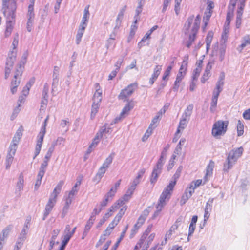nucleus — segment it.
<instances>
[{
	"mask_svg": "<svg viewBox=\"0 0 250 250\" xmlns=\"http://www.w3.org/2000/svg\"><path fill=\"white\" fill-rule=\"evenodd\" d=\"M114 155V153H111L109 155V156L105 159V160L102 166L105 167V168H108L112 162Z\"/></svg>",
	"mask_w": 250,
	"mask_h": 250,
	"instance_id": "nucleus-37",
	"label": "nucleus"
},
{
	"mask_svg": "<svg viewBox=\"0 0 250 250\" xmlns=\"http://www.w3.org/2000/svg\"><path fill=\"white\" fill-rule=\"evenodd\" d=\"M194 16L192 15L188 18L184 25V30L185 34H188L191 25L193 21L194 23L191 29V33L189 35L188 41L193 42L196 38V34L199 29L200 24V16L198 15L196 18L194 19Z\"/></svg>",
	"mask_w": 250,
	"mask_h": 250,
	"instance_id": "nucleus-1",
	"label": "nucleus"
},
{
	"mask_svg": "<svg viewBox=\"0 0 250 250\" xmlns=\"http://www.w3.org/2000/svg\"><path fill=\"white\" fill-rule=\"evenodd\" d=\"M162 70V66L157 65H156L153 70V73L151 77L157 80L158 77L159 76L161 71Z\"/></svg>",
	"mask_w": 250,
	"mask_h": 250,
	"instance_id": "nucleus-43",
	"label": "nucleus"
},
{
	"mask_svg": "<svg viewBox=\"0 0 250 250\" xmlns=\"http://www.w3.org/2000/svg\"><path fill=\"white\" fill-rule=\"evenodd\" d=\"M73 199L74 197L67 195L65 200V205L63 206V213H64L65 210H67L69 208V206Z\"/></svg>",
	"mask_w": 250,
	"mask_h": 250,
	"instance_id": "nucleus-40",
	"label": "nucleus"
},
{
	"mask_svg": "<svg viewBox=\"0 0 250 250\" xmlns=\"http://www.w3.org/2000/svg\"><path fill=\"white\" fill-rule=\"evenodd\" d=\"M103 130V129H102L101 131L102 132ZM102 138L101 132H97L95 137L92 140V143L90 145L94 148H95Z\"/></svg>",
	"mask_w": 250,
	"mask_h": 250,
	"instance_id": "nucleus-33",
	"label": "nucleus"
},
{
	"mask_svg": "<svg viewBox=\"0 0 250 250\" xmlns=\"http://www.w3.org/2000/svg\"><path fill=\"white\" fill-rule=\"evenodd\" d=\"M187 126V119L182 117L180 120L178 127L175 133V136H177L180 133L181 130H183Z\"/></svg>",
	"mask_w": 250,
	"mask_h": 250,
	"instance_id": "nucleus-34",
	"label": "nucleus"
},
{
	"mask_svg": "<svg viewBox=\"0 0 250 250\" xmlns=\"http://www.w3.org/2000/svg\"><path fill=\"white\" fill-rule=\"evenodd\" d=\"M137 84L134 83L129 85L126 88L123 89L120 93L118 97L120 99L124 100L130 96L137 88Z\"/></svg>",
	"mask_w": 250,
	"mask_h": 250,
	"instance_id": "nucleus-13",
	"label": "nucleus"
},
{
	"mask_svg": "<svg viewBox=\"0 0 250 250\" xmlns=\"http://www.w3.org/2000/svg\"><path fill=\"white\" fill-rule=\"evenodd\" d=\"M102 209V208H100L98 205H97L91 213L90 218L95 220L96 215L99 214Z\"/></svg>",
	"mask_w": 250,
	"mask_h": 250,
	"instance_id": "nucleus-45",
	"label": "nucleus"
},
{
	"mask_svg": "<svg viewBox=\"0 0 250 250\" xmlns=\"http://www.w3.org/2000/svg\"><path fill=\"white\" fill-rule=\"evenodd\" d=\"M228 125V121L219 120L213 125L211 134L216 139H220L226 133Z\"/></svg>",
	"mask_w": 250,
	"mask_h": 250,
	"instance_id": "nucleus-6",
	"label": "nucleus"
},
{
	"mask_svg": "<svg viewBox=\"0 0 250 250\" xmlns=\"http://www.w3.org/2000/svg\"><path fill=\"white\" fill-rule=\"evenodd\" d=\"M107 168H105L104 166H102L99 169L98 172L97 173L94 180L97 181L99 182L101 178L103 177L104 174L105 173Z\"/></svg>",
	"mask_w": 250,
	"mask_h": 250,
	"instance_id": "nucleus-30",
	"label": "nucleus"
},
{
	"mask_svg": "<svg viewBox=\"0 0 250 250\" xmlns=\"http://www.w3.org/2000/svg\"><path fill=\"white\" fill-rule=\"evenodd\" d=\"M182 169L183 167L180 166L172 177V180L170 181L169 184L164 189L163 191V192L171 196L173 188L176 185L177 180L181 175Z\"/></svg>",
	"mask_w": 250,
	"mask_h": 250,
	"instance_id": "nucleus-8",
	"label": "nucleus"
},
{
	"mask_svg": "<svg viewBox=\"0 0 250 250\" xmlns=\"http://www.w3.org/2000/svg\"><path fill=\"white\" fill-rule=\"evenodd\" d=\"M243 150V147H240L233 149L229 152L223 165V171L224 172L228 173L232 168L237 160L241 156Z\"/></svg>",
	"mask_w": 250,
	"mask_h": 250,
	"instance_id": "nucleus-3",
	"label": "nucleus"
},
{
	"mask_svg": "<svg viewBox=\"0 0 250 250\" xmlns=\"http://www.w3.org/2000/svg\"><path fill=\"white\" fill-rule=\"evenodd\" d=\"M23 130V127L21 125L20 126L13 138V142H16V143L19 142L21 136H22V132Z\"/></svg>",
	"mask_w": 250,
	"mask_h": 250,
	"instance_id": "nucleus-29",
	"label": "nucleus"
},
{
	"mask_svg": "<svg viewBox=\"0 0 250 250\" xmlns=\"http://www.w3.org/2000/svg\"><path fill=\"white\" fill-rule=\"evenodd\" d=\"M48 118L49 116H47L45 120H44L43 125L41 128V131L38 135V138L37 140L36 145L35 146L34 156L33 157V159H35L39 154L40 152L43 141L44 136L46 133V126Z\"/></svg>",
	"mask_w": 250,
	"mask_h": 250,
	"instance_id": "nucleus-7",
	"label": "nucleus"
},
{
	"mask_svg": "<svg viewBox=\"0 0 250 250\" xmlns=\"http://www.w3.org/2000/svg\"><path fill=\"white\" fill-rule=\"evenodd\" d=\"M27 56L25 55L22 61L18 63L15 67L14 71V78L11 82V91L14 94L17 91L20 81L18 80V78H20L23 73L24 68V65L26 62Z\"/></svg>",
	"mask_w": 250,
	"mask_h": 250,
	"instance_id": "nucleus-4",
	"label": "nucleus"
},
{
	"mask_svg": "<svg viewBox=\"0 0 250 250\" xmlns=\"http://www.w3.org/2000/svg\"><path fill=\"white\" fill-rule=\"evenodd\" d=\"M162 167H163L157 164L154 166L150 178V181L151 184H154L156 182L159 175L162 172Z\"/></svg>",
	"mask_w": 250,
	"mask_h": 250,
	"instance_id": "nucleus-20",
	"label": "nucleus"
},
{
	"mask_svg": "<svg viewBox=\"0 0 250 250\" xmlns=\"http://www.w3.org/2000/svg\"><path fill=\"white\" fill-rule=\"evenodd\" d=\"M6 18V27L4 31V36L5 37H9L13 30L15 23L16 17H5Z\"/></svg>",
	"mask_w": 250,
	"mask_h": 250,
	"instance_id": "nucleus-14",
	"label": "nucleus"
},
{
	"mask_svg": "<svg viewBox=\"0 0 250 250\" xmlns=\"http://www.w3.org/2000/svg\"><path fill=\"white\" fill-rule=\"evenodd\" d=\"M133 192L134 191H132L130 189L128 188L126 193L110 208V211H115L121 207L123 206L125 202H128L130 199Z\"/></svg>",
	"mask_w": 250,
	"mask_h": 250,
	"instance_id": "nucleus-9",
	"label": "nucleus"
},
{
	"mask_svg": "<svg viewBox=\"0 0 250 250\" xmlns=\"http://www.w3.org/2000/svg\"><path fill=\"white\" fill-rule=\"evenodd\" d=\"M126 7H127L125 5L122 8V9L120 10V12L119 13L118 17L116 19L117 25H116V26L115 27V29L116 28H119L118 24H120V23L121 22V19L123 18V17L124 16V12L126 10Z\"/></svg>",
	"mask_w": 250,
	"mask_h": 250,
	"instance_id": "nucleus-36",
	"label": "nucleus"
},
{
	"mask_svg": "<svg viewBox=\"0 0 250 250\" xmlns=\"http://www.w3.org/2000/svg\"><path fill=\"white\" fill-rule=\"evenodd\" d=\"M24 183V176L23 173H21L19 177V180L17 184V188L20 191L23 188Z\"/></svg>",
	"mask_w": 250,
	"mask_h": 250,
	"instance_id": "nucleus-39",
	"label": "nucleus"
},
{
	"mask_svg": "<svg viewBox=\"0 0 250 250\" xmlns=\"http://www.w3.org/2000/svg\"><path fill=\"white\" fill-rule=\"evenodd\" d=\"M76 229V227H75L71 230L70 226L69 225L66 226L64 230V235H63V250L70 238L74 235Z\"/></svg>",
	"mask_w": 250,
	"mask_h": 250,
	"instance_id": "nucleus-17",
	"label": "nucleus"
},
{
	"mask_svg": "<svg viewBox=\"0 0 250 250\" xmlns=\"http://www.w3.org/2000/svg\"><path fill=\"white\" fill-rule=\"evenodd\" d=\"M170 197V196L162 192L159 199L158 204L156 206V210L153 214V219H155L160 215L161 211L166 205L167 202L169 201Z\"/></svg>",
	"mask_w": 250,
	"mask_h": 250,
	"instance_id": "nucleus-10",
	"label": "nucleus"
},
{
	"mask_svg": "<svg viewBox=\"0 0 250 250\" xmlns=\"http://www.w3.org/2000/svg\"><path fill=\"white\" fill-rule=\"evenodd\" d=\"M134 104L132 101L129 102L123 108L120 117L116 118L113 123L116 124L120 121L122 118H124L128 113L133 108Z\"/></svg>",
	"mask_w": 250,
	"mask_h": 250,
	"instance_id": "nucleus-15",
	"label": "nucleus"
},
{
	"mask_svg": "<svg viewBox=\"0 0 250 250\" xmlns=\"http://www.w3.org/2000/svg\"><path fill=\"white\" fill-rule=\"evenodd\" d=\"M212 38L213 33L208 32L206 39V44L208 46L210 45Z\"/></svg>",
	"mask_w": 250,
	"mask_h": 250,
	"instance_id": "nucleus-64",
	"label": "nucleus"
},
{
	"mask_svg": "<svg viewBox=\"0 0 250 250\" xmlns=\"http://www.w3.org/2000/svg\"><path fill=\"white\" fill-rule=\"evenodd\" d=\"M89 7V5H87L85 7L83 11V15L80 26H83L85 27H87V22L90 16Z\"/></svg>",
	"mask_w": 250,
	"mask_h": 250,
	"instance_id": "nucleus-26",
	"label": "nucleus"
},
{
	"mask_svg": "<svg viewBox=\"0 0 250 250\" xmlns=\"http://www.w3.org/2000/svg\"><path fill=\"white\" fill-rule=\"evenodd\" d=\"M95 88L96 89V91L93 96V102L100 103L102 99V91L98 83H95Z\"/></svg>",
	"mask_w": 250,
	"mask_h": 250,
	"instance_id": "nucleus-24",
	"label": "nucleus"
},
{
	"mask_svg": "<svg viewBox=\"0 0 250 250\" xmlns=\"http://www.w3.org/2000/svg\"><path fill=\"white\" fill-rule=\"evenodd\" d=\"M116 193V189H114V188H111L110 191L105 195L104 197L111 201Z\"/></svg>",
	"mask_w": 250,
	"mask_h": 250,
	"instance_id": "nucleus-50",
	"label": "nucleus"
},
{
	"mask_svg": "<svg viewBox=\"0 0 250 250\" xmlns=\"http://www.w3.org/2000/svg\"><path fill=\"white\" fill-rule=\"evenodd\" d=\"M145 172V169L144 168L139 170L137 173V176L131 183V184L128 188L130 189L132 191H134L136 186L140 183V179L143 177Z\"/></svg>",
	"mask_w": 250,
	"mask_h": 250,
	"instance_id": "nucleus-22",
	"label": "nucleus"
},
{
	"mask_svg": "<svg viewBox=\"0 0 250 250\" xmlns=\"http://www.w3.org/2000/svg\"><path fill=\"white\" fill-rule=\"evenodd\" d=\"M14 158V155L11 154H8L6 160V168L9 169L12 163Z\"/></svg>",
	"mask_w": 250,
	"mask_h": 250,
	"instance_id": "nucleus-49",
	"label": "nucleus"
},
{
	"mask_svg": "<svg viewBox=\"0 0 250 250\" xmlns=\"http://www.w3.org/2000/svg\"><path fill=\"white\" fill-rule=\"evenodd\" d=\"M167 84V81H163L161 84L158 86V89L157 91V95H160L162 92L163 89L166 86Z\"/></svg>",
	"mask_w": 250,
	"mask_h": 250,
	"instance_id": "nucleus-59",
	"label": "nucleus"
},
{
	"mask_svg": "<svg viewBox=\"0 0 250 250\" xmlns=\"http://www.w3.org/2000/svg\"><path fill=\"white\" fill-rule=\"evenodd\" d=\"M16 59V52L11 51L8 55L5 67V78L7 79L13 69L14 63Z\"/></svg>",
	"mask_w": 250,
	"mask_h": 250,
	"instance_id": "nucleus-11",
	"label": "nucleus"
},
{
	"mask_svg": "<svg viewBox=\"0 0 250 250\" xmlns=\"http://www.w3.org/2000/svg\"><path fill=\"white\" fill-rule=\"evenodd\" d=\"M103 129V131H101L102 137H103L104 134L105 133H110L111 128L110 126H106V125H104V126H102L99 130L98 132H101V130Z\"/></svg>",
	"mask_w": 250,
	"mask_h": 250,
	"instance_id": "nucleus-53",
	"label": "nucleus"
},
{
	"mask_svg": "<svg viewBox=\"0 0 250 250\" xmlns=\"http://www.w3.org/2000/svg\"><path fill=\"white\" fill-rule=\"evenodd\" d=\"M245 5V3H244V0H241V4L239 5L237 11L236 19V27L237 28H239L241 26L242 22V17Z\"/></svg>",
	"mask_w": 250,
	"mask_h": 250,
	"instance_id": "nucleus-18",
	"label": "nucleus"
},
{
	"mask_svg": "<svg viewBox=\"0 0 250 250\" xmlns=\"http://www.w3.org/2000/svg\"><path fill=\"white\" fill-rule=\"evenodd\" d=\"M62 189V184L59 183L54 188L53 192L51 193L50 198L47 204H49L50 206L53 208L56 202V198L58 195L61 192Z\"/></svg>",
	"mask_w": 250,
	"mask_h": 250,
	"instance_id": "nucleus-16",
	"label": "nucleus"
},
{
	"mask_svg": "<svg viewBox=\"0 0 250 250\" xmlns=\"http://www.w3.org/2000/svg\"><path fill=\"white\" fill-rule=\"evenodd\" d=\"M214 164V162L212 160H210L209 164L206 167V174L204 177V183L208 181L209 179L212 175Z\"/></svg>",
	"mask_w": 250,
	"mask_h": 250,
	"instance_id": "nucleus-23",
	"label": "nucleus"
},
{
	"mask_svg": "<svg viewBox=\"0 0 250 250\" xmlns=\"http://www.w3.org/2000/svg\"><path fill=\"white\" fill-rule=\"evenodd\" d=\"M85 28V27L80 26L76 37V41L77 44L80 43Z\"/></svg>",
	"mask_w": 250,
	"mask_h": 250,
	"instance_id": "nucleus-32",
	"label": "nucleus"
},
{
	"mask_svg": "<svg viewBox=\"0 0 250 250\" xmlns=\"http://www.w3.org/2000/svg\"><path fill=\"white\" fill-rule=\"evenodd\" d=\"M152 129L150 128V126H149L148 128L146 130V132L145 133L144 135L142 137V141H145L150 136V135L152 134Z\"/></svg>",
	"mask_w": 250,
	"mask_h": 250,
	"instance_id": "nucleus-60",
	"label": "nucleus"
},
{
	"mask_svg": "<svg viewBox=\"0 0 250 250\" xmlns=\"http://www.w3.org/2000/svg\"><path fill=\"white\" fill-rule=\"evenodd\" d=\"M202 181V180L200 179L197 180L195 181L192 182L188 187L193 188V190L195 191V189L201 184Z\"/></svg>",
	"mask_w": 250,
	"mask_h": 250,
	"instance_id": "nucleus-55",
	"label": "nucleus"
},
{
	"mask_svg": "<svg viewBox=\"0 0 250 250\" xmlns=\"http://www.w3.org/2000/svg\"><path fill=\"white\" fill-rule=\"evenodd\" d=\"M225 73L221 72L219 77L218 81L216 84V87L213 91L212 97L218 98L220 93L223 90V86L224 84Z\"/></svg>",
	"mask_w": 250,
	"mask_h": 250,
	"instance_id": "nucleus-12",
	"label": "nucleus"
},
{
	"mask_svg": "<svg viewBox=\"0 0 250 250\" xmlns=\"http://www.w3.org/2000/svg\"><path fill=\"white\" fill-rule=\"evenodd\" d=\"M154 237H155L154 233H152L149 236L146 243L144 245V247L145 248L144 249H145V250L147 249V248L149 247L150 244L153 241Z\"/></svg>",
	"mask_w": 250,
	"mask_h": 250,
	"instance_id": "nucleus-52",
	"label": "nucleus"
},
{
	"mask_svg": "<svg viewBox=\"0 0 250 250\" xmlns=\"http://www.w3.org/2000/svg\"><path fill=\"white\" fill-rule=\"evenodd\" d=\"M128 229V225H127L125 228L123 230L122 233H121V234L120 235V238H119V239L118 240L117 242H116V243L115 244V248H117L118 246V245L120 243V242L121 241V240L124 238L126 231H127V230Z\"/></svg>",
	"mask_w": 250,
	"mask_h": 250,
	"instance_id": "nucleus-54",
	"label": "nucleus"
},
{
	"mask_svg": "<svg viewBox=\"0 0 250 250\" xmlns=\"http://www.w3.org/2000/svg\"><path fill=\"white\" fill-rule=\"evenodd\" d=\"M35 82V78L34 77H32L29 80V82L26 84L24 88L27 89L28 92H29L32 85Z\"/></svg>",
	"mask_w": 250,
	"mask_h": 250,
	"instance_id": "nucleus-58",
	"label": "nucleus"
},
{
	"mask_svg": "<svg viewBox=\"0 0 250 250\" xmlns=\"http://www.w3.org/2000/svg\"><path fill=\"white\" fill-rule=\"evenodd\" d=\"M237 133L238 136H240L243 134L244 133V125L241 122V121L239 120L238 121L237 125Z\"/></svg>",
	"mask_w": 250,
	"mask_h": 250,
	"instance_id": "nucleus-47",
	"label": "nucleus"
},
{
	"mask_svg": "<svg viewBox=\"0 0 250 250\" xmlns=\"http://www.w3.org/2000/svg\"><path fill=\"white\" fill-rule=\"evenodd\" d=\"M188 56H185L181 65V67L183 68V69H185L186 70H187L188 66Z\"/></svg>",
	"mask_w": 250,
	"mask_h": 250,
	"instance_id": "nucleus-63",
	"label": "nucleus"
},
{
	"mask_svg": "<svg viewBox=\"0 0 250 250\" xmlns=\"http://www.w3.org/2000/svg\"><path fill=\"white\" fill-rule=\"evenodd\" d=\"M18 143H16V142H13V141H12V143L9 146V150L8 154H11L14 156Z\"/></svg>",
	"mask_w": 250,
	"mask_h": 250,
	"instance_id": "nucleus-42",
	"label": "nucleus"
},
{
	"mask_svg": "<svg viewBox=\"0 0 250 250\" xmlns=\"http://www.w3.org/2000/svg\"><path fill=\"white\" fill-rule=\"evenodd\" d=\"M2 10L4 17H16L17 0H1Z\"/></svg>",
	"mask_w": 250,
	"mask_h": 250,
	"instance_id": "nucleus-5",
	"label": "nucleus"
},
{
	"mask_svg": "<svg viewBox=\"0 0 250 250\" xmlns=\"http://www.w3.org/2000/svg\"><path fill=\"white\" fill-rule=\"evenodd\" d=\"M193 109V104H191L188 105L183 114L182 117L186 119H189L192 114Z\"/></svg>",
	"mask_w": 250,
	"mask_h": 250,
	"instance_id": "nucleus-31",
	"label": "nucleus"
},
{
	"mask_svg": "<svg viewBox=\"0 0 250 250\" xmlns=\"http://www.w3.org/2000/svg\"><path fill=\"white\" fill-rule=\"evenodd\" d=\"M95 220L89 218L88 220L87 221L86 224L85 226L83 232V234L82 239H84L86 237L90 229L91 228L93 225Z\"/></svg>",
	"mask_w": 250,
	"mask_h": 250,
	"instance_id": "nucleus-28",
	"label": "nucleus"
},
{
	"mask_svg": "<svg viewBox=\"0 0 250 250\" xmlns=\"http://www.w3.org/2000/svg\"><path fill=\"white\" fill-rule=\"evenodd\" d=\"M178 227L179 226L174 223V224L172 225L171 228H170L169 231L167 232L166 237H168V238H169L171 235L172 232H174V231L177 229Z\"/></svg>",
	"mask_w": 250,
	"mask_h": 250,
	"instance_id": "nucleus-57",
	"label": "nucleus"
},
{
	"mask_svg": "<svg viewBox=\"0 0 250 250\" xmlns=\"http://www.w3.org/2000/svg\"><path fill=\"white\" fill-rule=\"evenodd\" d=\"M143 7L137 6L135 10V15L134 17V23L136 24L138 21L140 19L139 15L141 13Z\"/></svg>",
	"mask_w": 250,
	"mask_h": 250,
	"instance_id": "nucleus-46",
	"label": "nucleus"
},
{
	"mask_svg": "<svg viewBox=\"0 0 250 250\" xmlns=\"http://www.w3.org/2000/svg\"><path fill=\"white\" fill-rule=\"evenodd\" d=\"M238 1L241 4V0H230V3L228 6V10L227 13V15L232 17L233 15V11L235 8L236 2ZM246 0H244V3H245Z\"/></svg>",
	"mask_w": 250,
	"mask_h": 250,
	"instance_id": "nucleus-27",
	"label": "nucleus"
},
{
	"mask_svg": "<svg viewBox=\"0 0 250 250\" xmlns=\"http://www.w3.org/2000/svg\"><path fill=\"white\" fill-rule=\"evenodd\" d=\"M12 229L11 226L9 225L4 229L1 233L0 234V250H1L3 247V242L5 238L9 235Z\"/></svg>",
	"mask_w": 250,
	"mask_h": 250,
	"instance_id": "nucleus-25",
	"label": "nucleus"
},
{
	"mask_svg": "<svg viewBox=\"0 0 250 250\" xmlns=\"http://www.w3.org/2000/svg\"><path fill=\"white\" fill-rule=\"evenodd\" d=\"M182 0H175L174 11L176 15H178L180 11V3Z\"/></svg>",
	"mask_w": 250,
	"mask_h": 250,
	"instance_id": "nucleus-56",
	"label": "nucleus"
},
{
	"mask_svg": "<svg viewBox=\"0 0 250 250\" xmlns=\"http://www.w3.org/2000/svg\"><path fill=\"white\" fill-rule=\"evenodd\" d=\"M171 69V66H168L167 67L162 77L163 81H167L168 80Z\"/></svg>",
	"mask_w": 250,
	"mask_h": 250,
	"instance_id": "nucleus-48",
	"label": "nucleus"
},
{
	"mask_svg": "<svg viewBox=\"0 0 250 250\" xmlns=\"http://www.w3.org/2000/svg\"><path fill=\"white\" fill-rule=\"evenodd\" d=\"M194 16L192 15L188 18L184 25V30L185 34H188L191 25L193 21L194 23L191 29V33L189 35L188 41L193 42L196 38V34L199 29L200 24V16L198 15L196 18L194 19Z\"/></svg>",
	"mask_w": 250,
	"mask_h": 250,
	"instance_id": "nucleus-2",
	"label": "nucleus"
},
{
	"mask_svg": "<svg viewBox=\"0 0 250 250\" xmlns=\"http://www.w3.org/2000/svg\"><path fill=\"white\" fill-rule=\"evenodd\" d=\"M115 47V43L114 41V40L108 39L107 41V43L106 44V47L107 48V49H108L110 48L114 49Z\"/></svg>",
	"mask_w": 250,
	"mask_h": 250,
	"instance_id": "nucleus-61",
	"label": "nucleus"
},
{
	"mask_svg": "<svg viewBox=\"0 0 250 250\" xmlns=\"http://www.w3.org/2000/svg\"><path fill=\"white\" fill-rule=\"evenodd\" d=\"M201 71L200 68H196L193 72L192 79L193 81H197Z\"/></svg>",
	"mask_w": 250,
	"mask_h": 250,
	"instance_id": "nucleus-62",
	"label": "nucleus"
},
{
	"mask_svg": "<svg viewBox=\"0 0 250 250\" xmlns=\"http://www.w3.org/2000/svg\"><path fill=\"white\" fill-rule=\"evenodd\" d=\"M194 192V191L193 188L188 187L181 197L180 201V205L183 206L185 204L187 201L191 197Z\"/></svg>",
	"mask_w": 250,
	"mask_h": 250,
	"instance_id": "nucleus-21",
	"label": "nucleus"
},
{
	"mask_svg": "<svg viewBox=\"0 0 250 250\" xmlns=\"http://www.w3.org/2000/svg\"><path fill=\"white\" fill-rule=\"evenodd\" d=\"M166 156L167 152H165V150H163L161 152L160 158L158 160L156 164L161 167H163V165L165 163Z\"/></svg>",
	"mask_w": 250,
	"mask_h": 250,
	"instance_id": "nucleus-41",
	"label": "nucleus"
},
{
	"mask_svg": "<svg viewBox=\"0 0 250 250\" xmlns=\"http://www.w3.org/2000/svg\"><path fill=\"white\" fill-rule=\"evenodd\" d=\"M249 45H250V35H247L243 37L242 43L239 47L242 50L245 47Z\"/></svg>",
	"mask_w": 250,
	"mask_h": 250,
	"instance_id": "nucleus-35",
	"label": "nucleus"
},
{
	"mask_svg": "<svg viewBox=\"0 0 250 250\" xmlns=\"http://www.w3.org/2000/svg\"><path fill=\"white\" fill-rule=\"evenodd\" d=\"M146 220V217L141 216L138 219L137 222L134 225L135 229H139V228L144 224Z\"/></svg>",
	"mask_w": 250,
	"mask_h": 250,
	"instance_id": "nucleus-51",
	"label": "nucleus"
},
{
	"mask_svg": "<svg viewBox=\"0 0 250 250\" xmlns=\"http://www.w3.org/2000/svg\"><path fill=\"white\" fill-rule=\"evenodd\" d=\"M218 98L212 97L210 103V111L212 113H214L216 110Z\"/></svg>",
	"mask_w": 250,
	"mask_h": 250,
	"instance_id": "nucleus-44",
	"label": "nucleus"
},
{
	"mask_svg": "<svg viewBox=\"0 0 250 250\" xmlns=\"http://www.w3.org/2000/svg\"><path fill=\"white\" fill-rule=\"evenodd\" d=\"M100 103H96L93 102V104L92 105L91 108V119L94 118L96 113L98 112V109L100 107Z\"/></svg>",
	"mask_w": 250,
	"mask_h": 250,
	"instance_id": "nucleus-38",
	"label": "nucleus"
},
{
	"mask_svg": "<svg viewBox=\"0 0 250 250\" xmlns=\"http://www.w3.org/2000/svg\"><path fill=\"white\" fill-rule=\"evenodd\" d=\"M214 201L213 198H209L208 201L206 203L205 212L204 215V223H206L207 220L208 219L210 216V213L212 209V204Z\"/></svg>",
	"mask_w": 250,
	"mask_h": 250,
	"instance_id": "nucleus-19",
	"label": "nucleus"
}]
</instances>
